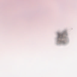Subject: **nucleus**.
Wrapping results in <instances>:
<instances>
[{
  "instance_id": "nucleus-1",
  "label": "nucleus",
  "mask_w": 77,
  "mask_h": 77,
  "mask_svg": "<svg viewBox=\"0 0 77 77\" xmlns=\"http://www.w3.org/2000/svg\"><path fill=\"white\" fill-rule=\"evenodd\" d=\"M63 36V35H62V34H59L58 35V37L59 38H62V37Z\"/></svg>"
}]
</instances>
